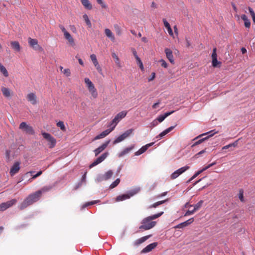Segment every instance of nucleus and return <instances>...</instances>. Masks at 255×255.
Masks as SVG:
<instances>
[{
  "instance_id": "1",
  "label": "nucleus",
  "mask_w": 255,
  "mask_h": 255,
  "mask_svg": "<svg viewBox=\"0 0 255 255\" xmlns=\"http://www.w3.org/2000/svg\"><path fill=\"white\" fill-rule=\"evenodd\" d=\"M163 213L164 212L162 211L144 218L141 222V225L139 227V229L141 231H146L152 229L156 224V222L153 220L159 218Z\"/></svg>"
},
{
  "instance_id": "2",
  "label": "nucleus",
  "mask_w": 255,
  "mask_h": 255,
  "mask_svg": "<svg viewBox=\"0 0 255 255\" xmlns=\"http://www.w3.org/2000/svg\"><path fill=\"white\" fill-rule=\"evenodd\" d=\"M39 194L40 192H35L33 194H30L19 206V209L21 210H23L37 201L40 198Z\"/></svg>"
},
{
  "instance_id": "3",
  "label": "nucleus",
  "mask_w": 255,
  "mask_h": 255,
  "mask_svg": "<svg viewBox=\"0 0 255 255\" xmlns=\"http://www.w3.org/2000/svg\"><path fill=\"white\" fill-rule=\"evenodd\" d=\"M127 114L126 111H122L118 113L114 118V119L108 124V127H113L114 128H115L118 123L121 120L125 118Z\"/></svg>"
},
{
  "instance_id": "4",
  "label": "nucleus",
  "mask_w": 255,
  "mask_h": 255,
  "mask_svg": "<svg viewBox=\"0 0 255 255\" xmlns=\"http://www.w3.org/2000/svg\"><path fill=\"white\" fill-rule=\"evenodd\" d=\"M60 29L61 30L62 32L63 33V35L66 40H67L69 44L71 46H74L75 45L74 39L70 34V33L67 31L64 26L62 25H59V26Z\"/></svg>"
},
{
  "instance_id": "5",
  "label": "nucleus",
  "mask_w": 255,
  "mask_h": 255,
  "mask_svg": "<svg viewBox=\"0 0 255 255\" xmlns=\"http://www.w3.org/2000/svg\"><path fill=\"white\" fill-rule=\"evenodd\" d=\"M84 81L85 83L86 84L88 89L89 92L91 93L92 96L94 98H96L98 96V93L93 83L88 78H85Z\"/></svg>"
},
{
  "instance_id": "6",
  "label": "nucleus",
  "mask_w": 255,
  "mask_h": 255,
  "mask_svg": "<svg viewBox=\"0 0 255 255\" xmlns=\"http://www.w3.org/2000/svg\"><path fill=\"white\" fill-rule=\"evenodd\" d=\"M84 81L85 83L86 84L88 89L89 92L91 93L92 96L94 98H96L98 96V93L93 83L88 78H85Z\"/></svg>"
},
{
  "instance_id": "7",
  "label": "nucleus",
  "mask_w": 255,
  "mask_h": 255,
  "mask_svg": "<svg viewBox=\"0 0 255 255\" xmlns=\"http://www.w3.org/2000/svg\"><path fill=\"white\" fill-rule=\"evenodd\" d=\"M84 81L85 83L86 84L88 89L89 92L91 93L92 96L94 98H96L98 96V93L93 83L88 78H85Z\"/></svg>"
},
{
  "instance_id": "8",
  "label": "nucleus",
  "mask_w": 255,
  "mask_h": 255,
  "mask_svg": "<svg viewBox=\"0 0 255 255\" xmlns=\"http://www.w3.org/2000/svg\"><path fill=\"white\" fill-rule=\"evenodd\" d=\"M140 190L139 188H136L131 191H130L128 194H125L121 195H119L116 198V201H122L130 198L136 193H137Z\"/></svg>"
},
{
  "instance_id": "9",
  "label": "nucleus",
  "mask_w": 255,
  "mask_h": 255,
  "mask_svg": "<svg viewBox=\"0 0 255 255\" xmlns=\"http://www.w3.org/2000/svg\"><path fill=\"white\" fill-rule=\"evenodd\" d=\"M19 128L23 131L30 135H33L35 133L33 128L25 122L20 123Z\"/></svg>"
},
{
  "instance_id": "10",
  "label": "nucleus",
  "mask_w": 255,
  "mask_h": 255,
  "mask_svg": "<svg viewBox=\"0 0 255 255\" xmlns=\"http://www.w3.org/2000/svg\"><path fill=\"white\" fill-rule=\"evenodd\" d=\"M217 133V131H215V130H211L209 132H207V133H204V134H201L199 136H197L196 137H195L193 140H196L197 139V138H198L199 137H201V136H203L204 135H206V134H209V135L206 137H204V138H203L202 139H200L197 141H196L192 145V146H195L197 145H198L199 144H201V143H202L204 140H205L206 139H208L209 137H211V136H212L214 134Z\"/></svg>"
},
{
  "instance_id": "11",
  "label": "nucleus",
  "mask_w": 255,
  "mask_h": 255,
  "mask_svg": "<svg viewBox=\"0 0 255 255\" xmlns=\"http://www.w3.org/2000/svg\"><path fill=\"white\" fill-rule=\"evenodd\" d=\"M43 137L49 141V147L50 148H53L56 144V139L49 133L45 132H42Z\"/></svg>"
},
{
  "instance_id": "12",
  "label": "nucleus",
  "mask_w": 255,
  "mask_h": 255,
  "mask_svg": "<svg viewBox=\"0 0 255 255\" xmlns=\"http://www.w3.org/2000/svg\"><path fill=\"white\" fill-rule=\"evenodd\" d=\"M132 131V129H129L127 130L124 133H123L122 134L120 135L116 139H115V140L113 142V143L115 144L122 141L127 137H128L130 134H131Z\"/></svg>"
},
{
  "instance_id": "13",
  "label": "nucleus",
  "mask_w": 255,
  "mask_h": 255,
  "mask_svg": "<svg viewBox=\"0 0 255 255\" xmlns=\"http://www.w3.org/2000/svg\"><path fill=\"white\" fill-rule=\"evenodd\" d=\"M190 167L188 165H186L184 167H182L176 171H175L173 173H172L170 176V178L172 179H175L177 178L179 175L187 171L189 169Z\"/></svg>"
},
{
  "instance_id": "14",
  "label": "nucleus",
  "mask_w": 255,
  "mask_h": 255,
  "mask_svg": "<svg viewBox=\"0 0 255 255\" xmlns=\"http://www.w3.org/2000/svg\"><path fill=\"white\" fill-rule=\"evenodd\" d=\"M28 43L32 48L35 50H42V48L38 44V41L36 39L28 38Z\"/></svg>"
},
{
  "instance_id": "15",
  "label": "nucleus",
  "mask_w": 255,
  "mask_h": 255,
  "mask_svg": "<svg viewBox=\"0 0 255 255\" xmlns=\"http://www.w3.org/2000/svg\"><path fill=\"white\" fill-rule=\"evenodd\" d=\"M108 153L107 152H105L102 154L100 156L98 157L89 166L90 168H92L95 166L98 165V164L104 161L106 157H107Z\"/></svg>"
},
{
  "instance_id": "16",
  "label": "nucleus",
  "mask_w": 255,
  "mask_h": 255,
  "mask_svg": "<svg viewBox=\"0 0 255 255\" xmlns=\"http://www.w3.org/2000/svg\"><path fill=\"white\" fill-rule=\"evenodd\" d=\"M20 162L16 161L14 163L10 169L9 174L11 176H14L15 174L18 172L20 169Z\"/></svg>"
},
{
  "instance_id": "17",
  "label": "nucleus",
  "mask_w": 255,
  "mask_h": 255,
  "mask_svg": "<svg viewBox=\"0 0 255 255\" xmlns=\"http://www.w3.org/2000/svg\"><path fill=\"white\" fill-rule=\"evenodd\" d=\"M90 58L98 72L102 74V69L98 63L96 55L94 54H91L90 55Z\"/></svg>"
},
{
  "instance_id": "18",
  "label": "nucleus",
  "mask_w": 255,
  "mask_h": 255,
  "mask_svg": "<svg viewBox=\"0 0 255 255\" xmlns=\"http://www.w3.org/2000/svg\"><path fill=\"white\" fill-rule=\"evenodd\" d=\"M110 128L103 131L99 134L96 135L94 138V140H97L105 137L114 129V128L112 127Z\"/></svg>"
},
{
  "instance_id": "19",
  "label": "nucleus",
  "mask_w": 255,
  "mask_h": 255,
  "mask_svg": "<svg viewBox=\"0 0 255 255\" xmlns=\"http://www.w3.org/2000/svg\"><path fill=\"white\" fill-rule=\"evenodd\" d=\"M26 99L27 101L33 105H36L37 103V97L35 94L33 93H30L27 95Z\"/></svg>"
},
{
  "instance_id": "20",
  "label": "nucleus",
  "mask_w": 255,
  "mask_h": 255,
  "mask_svg": "<svg viewBox=\"0 0 255 255\" xmlns=\"http://www.w3.org/2000/svg\"><path fill=\"white\" fill-rule=\"evenodd\" d=\"M110 140H108L102 144L101 146H100L94 150V152L95 154V156H97L99 153L102 152L108 145L110 143Z\"/></svg>"
},
{
  "instance_id": "21",
  "label": "nucleus",
  "mask_w": 255,
  "mask_h": 255,
  "mask_svg": "<svg viewBox=\"0 0 255 255\" xmlns=\"http://www.w3.org/2000/svg\"><path fill=\"white\" fill-rule=\"evenodd\" d=\"M153 144V143H148L143 146H142L138 150H137L136 152L134 153V155L135 156H138L140 154L143 153L144 152H145L147 149L152 146Z\"/></svg>"
},
{
  "instance_id": "22",
  "label": "nucleus",
  "mask_w": 255,
  "mask_h": 255,
  "mask_svg": "<svg viewBox=\"0 0 255 255\" xmlns=\"http://www.w3.org/2000/svg\"><path fill=\"white\" fill-rule=\"evenodd\" d=\"M165 53L167 58L169 60L171 63L174 64V59L172 51L169 48H165Z\"/></svg>"
},
{
  "instance_id": "23",
  "label": "nucleus",
  "mask_w": 255,
  "mask_h": 255,
  "mask_svg": "<svg viewBox=\"0 0 255 255\" xmlns=\"http://www.w3.org/2000/svg\"><path fill=\"white\" fill-rule=\"evenodd\" d=\"M134 144H132L129 147L125 148L123 151H122L118 154V156L119 157H121L124 156L125 155L128 153L131 150H132L134 148Z\"/></svg>"
},
{
  "instance_id": "24",
  "label": "nucleus",
  "mask_w": 255,
  "mask_h": 255,
  "mask_svg": "<svg viewBox=\"0 0 255 255\" xmlns=\"http://www.w3.org/2000/svg\"><path fill=\"white\" fill-rule=\"evenodd\" d=\"M157 246V243L156 242L147 245L142 250V253H146L151 251Z\"/></svg>"
},
{
  "instance_id": "25",
  "label": "nucleus",
  "mask_w": 255,
  "mask_h": 255,
  "mask_svg": "<svg viewBox=\"0 0 255 255\" xmlns=\"http://www.w3.org/2000/svg\"><path fill=\"white\" fill-rule=\"evenodd\" d=\"M174 111H172L171 112H167V113H165L163 115H161L160 116H159L156 119V120L158 121V122L159 123H161L162 121H163L164 120V119L167 118L168 116H169V115H170L171 114H172V113H174Z\"/></svg>"
},
{
  "instance_id": "26",
  "label": "nucleus",
  "mask_w": 255,
  "mask_h": 255,
  "mask_svg": "<svg viewBox=\"0 0 255 255\" xmlns=\"http://www.w3.org/2000/svg\"><path fill=\"white\" fill-rule=\"evenodd\" d=\"M105 33L106 35L109 38H110L112 41H113V42L115 41V36L110 29H109L108 28H106L105 29Z\"/></svg>"
},
{
  "instance_id": "27",
  "label": "nucleus",
  "mask_w": 255,
  "mask_h": 255,
  "mask_svg": "<svg viewBox=\"0 0 255 255\" xmlns=\"http://www.w3.org/2000/svg\"><path fill=\"white\" fill-rule=\"evenodd\" d=\"M10 44L12 48L14 51L17 52L20 51L21 47L18 42L16 41H11Z\"/></svg>"
},
{
  "instance_id": "28",
  "label": "nucleus",
  "mask_w": 255,
  "mask_h": 255,
  "mask_svg": "<svg viewBox=\"0 0 255 255\" xmlns=\"http://www.w3.org/2000/svg\"><path fill=\"white\" fill-rule=\"evenodd\" d=\"M81 2L86 9L88 10L92 9V5L89 0H81Z\"/></svg>"
},
{
  "instance_id": "29",
  "label": "nucleus",
  "mask_w": 255,
  "mask_h": 255,
  "mask_svg": "<svg viewBox=\"0 0 255 255\" xmlns=\"http://www.w3.org/2000/svg\"><path fill=\"white\" fill-rule=\"evenodd\" d=\"M175 126H171L167 128H166V129H165L164 131H163L162 132H161L157 136V137H160V138H162V137H163L164 135H165L166 134L168 133L169 132H170L171 131H172L174 128H175Z\"/></svg>"
},
{
  "instance_id": "30",
  "label": "nucleus",
  "mask_w": 255,
  "mask_h": 255,
  "mask_svg": "<svg viewBox=\"0 0 255 255\" xmlns=\"http://www.w3.org/2000/svg\"><path fill=\"white\" fill-rule=\"evenodd\" d=\"M3 95L6 98H9L11 96V92L9 88L2 87L1 89Z\"/></svg>"
},
{
  "instance_id": "31",
  "label": "nucleus",
  "mask_w": 255,
  "mask_h": 255,
  "mask_svg": "<svg viewBox=\"0 0 255 255\" xmlns=\"http://www.w3.org/2000/svg\"><path fill=\"white\" fill-rule=\"evenodd\" d=\"M241 18L244 21L245 26L247 28H250L251 25L250 20L248 19L247 16L246 14H242L241 15Z\"/></svg>"
},
{
  "instance_id": "32",
  "label": "nucleus",
  "mask_w": 255,
  "mask_h": 255,
  "mask_svg": "<svg viewBox=\"0 0 255 255\" xmlns=\"http://www.w3.org/2000/svg\"><path fill=\"white\" fill-rule=\"evenodd\" d=\"M149 237H150V236H144V237H142L137 239V240H136L135 241L134 245L136 246H138V245L143 243L145 241H146L149 238Z\"/></svg>"
},
{
  "instance_id": "33",
  "label": "nucleus",
  "mask_w": 255,
  "mask_h": 255,
  "mask_svg": "<svg viewBox=\"0 0 255 255\" xmlns=\"http://www.w3.org/2000/svg\"><path fill=\"white\" fill-rule=\"evenodd\" d=\"M0 72L5 77H7L9 75L7 70L1 63H0Z\"/></svg>"
},
{
  "instance_id": "34",
  "label": "nucleus",
  "mask_w": 255,
  "mask_h": 255,
  "mask_svg": "<svg viewBox=\"0 0 255 255\" xmlns=\"http://www.w3.org/2000/svg\"><path fill=\"white\" fill-rule=\"evenodd\" d=\"M112 57L115 60V62L117 66L119 67H121V64L120 63V59L118 57V55L115 53H112Z\"/></svg>"
},
{
  "instance_id": "35",
  "label": "nucleus",
  "mask_w": 255,
  "mask_h": 255,
  "mask_svg": "<svg viewBox=\"0 0 255 255\" xmlns=\"http://www.w3.org/2000/svg\"><path fill=\"white\" fill-rule=\"evenodd\" d=\"M52 188V186H46L42 188L40 190L37 191V192H40L39 197H40L42 193H44L47 191H49Z\"/></svg>"
},
{
  "instance_id": "36",
  "label": "nucleus",
  "mask_w": 255,
  "mask_h": 255,
  "mask_svg": "<svg viewBox=\"0 0 255 255\" xmlns=\"http://www.w3.org/2000/svg\"><path fill=\"white\" fill-rule=\"evenodd\" d=\"M114 27L117 35L120 36L122 34V29L121 27L117 24H114Z\"/></svg>"
},
{
  "instance_id": "37",
  "label": "nucleus",
  "mask_w": 255,
  "mask_h": 255,
  "mask_svg": "<svg viewBox=\"0 0 255 255\" xmlns=\"http://www.w3.org/2000/svg\"><path fill=\"white\" fill-rule=\"evenodd\" d=\"M17 200L15 199H13L4 203H5L7 207L8 208L13 206V205L15 204Z\"/></svg>"
},
{
  "instance_id": "38",
  "label": "nucleus",
  "mask_w": 255,
  "mask_h": 255,
  "mask_svg": "<svg viewBox=\"0 0 255 255\" xmlns=\"http://www.w3.org/2000/svg\"><path fill=\"white\" fill-rule=\"evenodd\" d=\"M113 174V172L112 170H110L109 171H108L107 172H106L104 175V177H105V179H106V180H108L109 179H110L112 175Z\"/></svg>"
},
{
  "instance_id": "39",
  "label": "nucleus",
  "mask_w": 255,
  "mask_h": 255,
  "mask_svg": "<svg viewBox=\"0 0 255 255\" xmlns=\"http://www.w3.org/2000/svg\"><path fill=\"white\" fill-rule=\"evenodd\" d=\"M57 126L59 127L63 131H65L66 130V127L64 124V123L62 121L58 122L57 124Z\"/></svg>"
},
{
  "instance_id": "40",
  "label": "nucleus",
  "mask_w": 255,
  "mask_h": 255,
  "mask_svg": "<svg viewBox=\"0 0 255 255\" xmlns=\"http://www.w3.org/2000/svg\"><path fill=\"white\" fill-rule=\"evenodd\" d=\"M166 201H167V200H162V201L157 202L153 204L152 205H150L149 208H156L157 206H158L159 205H160L164 203Z\"/></svg>"
},
{
  "instance_id": "41",
  "label": "nucleus",
  "mask_w": 255,
  "mask_h": 255,
  "mask_svg": "<svg viewBox=\"0 0 255 255\" xmlns=\"http://www.w3.org/2000/svg\"><path fill=\"white\" fill-rule=\"evenodd\" d=\"M135 59L136 60V63H137V65L139 66L140 69L142 71L144 70L143 65L142 64V62L140 58L139 57H136V58Z\"/></svg>"
},
{
  "instance_id": "42",
  "label": "nucleus",
  "mask_w": 255,
  "mask_h": 255,
  "mask_svg": "<svg viewBox=\"0 0 255 255\" xmlns=\"http://www.w3.org/2000/svg\"><path fill=\"white\" fill-rule=\"evenodd\" d=\"M83 17L84 19L85 20V22L86 23L87 25L88 26L91 27V21L88 17V16L86 14H84L83 15Z\"/></svg>"
},
{
  "instance_id": "43",
  "label": "nucleus",
  "mask_w": 255,
  "mask_h": 255,
  "mask_svg": "<svg viewBox=\"0 0 255 255\" xmlns=\"http://www.w3.org/2000/svg\"><path fill=\"white\" fill-rule=\"evenodd\" d=\"M212 66L214 67H217L218 66V65H219V67L220 66V65L221 64V62L218 61L217 58V59H213L212 61Z\"/></svg>"
},
{
  "instance_id": "44",
  "label": "nucleus",
  "mask_w": 255,
  "mask_h": 255,
  "mask_svg": "<svg viewBox=\"0 0 255 255\" xmlns=\"http://www.w3.org/2000/svg\"><path fill=\"white\" fill-rule=\"evenodd\" d=\"M203 203V201L200 200L194 206V210L196 211L199 209V208L202 206Z\"/></svg>"
},
{
  "instance_id": "45",
  "label": "nucleus",
  "mask_w": 255,
  "mask_h": 255,
  "mask_svg": "<svg viewBox=\"0 0 255 255\" xmlns=\"http://www.w3.org/2000/svg\"><path fill=\"white\" fill-rule=\"evenodd\" d=\"M120 182V179L119 178H117L114 182H113L111 185L110 187L111 188H114L116 187Z\"/></svg>"
},
{
  "instance_id": "46",
  "label": "nucleus",
  "mask_w": 255,
  "mask_h": 255,
  "mask_svg": "<svg viewBox=\"0 0 255 255\" xmlns=\"http://www.w3.org/2000/svg\"><path fill=\"white\" fill-rule=\"evenodd\" d=\"M100 202V201L98 200H95V201H91V202H89L86 203V204H85L83 205V208L87 207L88 206L92 205H93L94 204H96V203H99Z\"/></svg>"
},
{
  "instance_id": "47",
  "label": "nucleus",
  "mask_w": 255,
  "mask_h": 255,
  "mask_svg": "<svg viewBox=\"0 0 255 255\" xmlns=\"http://www.w3.org/2000/svg\"><path fill=\"white\" fill-rule=\"evenodd\" d=\"M237 141H236V142H234L233 143H230V144H228L227 145L224 146L222 148V149H228L230 147H232V146L235 147V146H237Z\"/></svg>"
},
{
  "instance_id": "48",
  "label": "nucleus",
  "mask_w": 255,
  "mask_h": 255,
  "mask_svg": "<svg viewBox=\"0 0 255 255\" xmlns=\"http://www.w3.org/2000/svg\"><path fill=\"white\" fill-rule=\"evenodd\" d=\"M216 164V163L215 162H213L211 164H209L208 165L204 167L201 170V171H202V172H203L205 171V170H206L207 169H208V168H210L211 167L214 166Z\"/></svg>"
},
{
  "instance_id": "49",
  "label": "nucleus",
  "mask_w": 255,
  "mask_h": 255,
  "mask_svg": "<svg viewBox=\"0 0 255 255\" xmlns=\"http://www.w3.org/2000/svg\"><path fill=\"white\" fill-rule=\"evenodd\" d=\"M158 124L159 123L158 122V121L156 119H155L150 124L149 127L150 128H153L156 127Z\"/></svg>"
},
{
  "instance_id": "50",
  "label": "nucleus",
  "mask_w": 255,
  "mask_h": 255,
  "mask_svg": "<svg viewBox=\"0 0 255 255\" xmlns=\"http://www.w3.org/2000/svg\"><path fill=\"white\" fill-rule=\"evenodd\" d=\"M217 48L216 47L214 48L213 49V52L212 53V59H217Z\"/></svg>"
},
{
  "instance_id": "51",
  "label": "nucleus",
  "mask_w": 255,
  "mask_h": 255,
  "mask_svg": "<svg viewBox=\"0 0 255 255\" xmlns=\"http://www.w3.org/2000/svg\"><path fill=\"white\" fill-rule=\"evenodd\" d=\"M159 62L160 63L161 66L165 68H167L168 64L166 61L163 59H160L159 60Z\"/></svg>"
},
{
  "instance_id": "52",
  "label": "nucleus",
  "mask_w": 255,
  "mask_h": 255,
  "mask_svg": "<svg viewBox=\"0 0 255 255\" xmlns=\"http://www.w3.org/2000/svg\"><path fill=\"white\" fill-rule=\"evenodd\" d=\"M62 72L67 76L69 77L71 75V71L68 68L65 69L63 70Z\"/></svg>"
},
{
  "instance_id": "53",
  "label": "nucleus",
  "mask_w": 255,
  "mask_h": 255,
  "mask_svg": "<svg viewBox=\"0 0 255 255\" xmlns=\"http://www.w3.org/2000/svg\"><path fill=\"white\" fill-rule=\"evenodd\" d=\"M42 171H39L36 174L33 175L32 178L29 179L28 180V181H31L32 179H35V178H37V177L39 176L42 174Z\"/></svg>"
},
{
  "instance_id": "54",
  "label": "nucleus",
  "mask_w": 255,
  "mask_h": 255,
  "mask_svg": "<svg viewBox=\"0 0 255 255\" xmlns=\"http://www.w3.org/2000/svg\"><path fill=\"white\" fill-rule=\"evenodd\" d=\"M239 198L242 202L244 201V191L242 189L240 190Z\"/></svg>"
},
{
  "instance_id": "55",
  "label": "nucleus",
  "mask_w": 255,
  "mask_h": 255,
  "mask_svg": "<svg viewBox=\"0 0 255 255\" xmlns=\"http://www.w3.org/2000/svg\"><path fill=\"white\" fill-rule=\"evenodd\" d=\"M163 24L164 26L166 27V29L169 28L171 27L170 24L167 22L166 19L165 18H163L162 19Z\"/></svg>"
},
{
  "instance_id": "56",
  "label": "nucleus",
  "mask_w": 255,
  "mask_h": 255,
  "mask_svg": "<svg viewBox=\"0 0 255 255\" xmlns=\"http://www.w3.org/2000/svg\"><path fill=\"white\" fill-rule=\"evenodd\" d=\"M163 24L164 26L166 27V29L169 28L171 27L170 24L167 22L166 19L165 18H163L162 19Z\"/></svg>"
},
{
  "instance_id": "57",
  "label": "nucleus",
  "mask_w": 255,
  "mask_h": 255,
  "mask_svg": "<svg viewBox=\"0 0 255 255\" xmlns=\"http://www.w3.org/2000/svg\"><path fill=\"white\" fill-rule=\"evenodd\" d=\"M8 208L7 207L5 203H2L0 204V211H3L7 209Z\"/></svg>"
},
{
  "instance_id": "58",
  "label": "nucleus",
  "mask_w": 255,
  "mask_h": 255,
  "mask_svg": "<svg viewBox=\"0 0 255 255\" xmlns=\"http://www.w3.org/2000/svg\"><path fill=\"white\" fill-rule=\"evenodd\" d=\"M103 180H106V179H105V177L103 174L99 175L97 178V181L98 182H101Z\"/></svg>"
},
{
  "instance_id": "59",
  "label": "nucleus",
  "mask_w": 255,
  "mask_h": 255,
  "mask_svg": "<svg viewBox=\"0 0 255 255\" xmlns=\"http://www.w3.org/2000/svg\"><path fill=\"white\" fill-rule=\"evenodd\" d=\"M205 152H206V149H203V150L200 151V152H199L198 153H197V154H196L193 157L194 158H198L199 157V156H200L201 154L204 153Z\"/></svg>"
},
{
  "instance_id": "60",
  "label": "nucleus",
  "mask_w": 255,
  "mask_h": 255,
  "mask_svg": "<svg viewBox=\"0 0 255 255\" xmlns=\"http://www.w3.org/2000/svg\"><path fill=\"white\" fill-rule=\"evenodd\" d=\"M196 211H194V210H188L186 212L184 216H189V215H192Z\"/></svg>"
},
{
  "instance_id": "61",
  "label": "nucleus",
  "mask_w": 255,
  "mask_h": 255,
  "mask_svg": "<svg viewBox=\"0 0 255 255\" xmlns=\"http://www.w3.org/2000/svg\"><path fill=\"white\" fill-rule=\"evenodd\" d=\"M187 225L186 224V223L184 222H183L181 224H178V225H177L176 226L175 228H183L184 227H186L187 226Z\"/></svg>"
},
{
  "instance_id": "62",
  "label": "nucleus",
  "mask_w": 255,
  "mask_h": 255,
  "mask_svg": "<svg viewBox=\"0 0 255 255\" xmlns=\"http://www.w3.org/2000/svg\"><path fill=\"white\" fill-rule=\"evenodd\" d=\"M131 50L135 59L136 58V57H139L137 54V52L135 48H132L131 49Z\"/></svg>"
},
{
  "instance_id": "63",
  "label": "nucleus",
  "mask_w": 255,
  "mask_h": 255,
  "mask_svg": "<svg viewBox=\"0 0 255 255\" xmlns=\"http://www.w3.org/2000/svg\"><path fill=\"white\" fill-rule=\"evenodd\" d=\"M70 30L73 32L76 33L77 32V29L75 25H70Z\"/></svg>"
},
{
  "instance_id": "64",
  "label": "nucleus",
  "mask_w": 255,
  "mask_h": 255,
  "mask_svg": "<svg viewBox=\"0 0 255 255\" xmlns=\"http://www.w3.org/2000/svg\"><path fill=\"white\" fill-rule=\"evenodd\" d=\"M155 77V73L154 72H153L151 73V75L150 77V78H148V80L149 82L152 81Z\"/></svg>"
}]
</instances>
